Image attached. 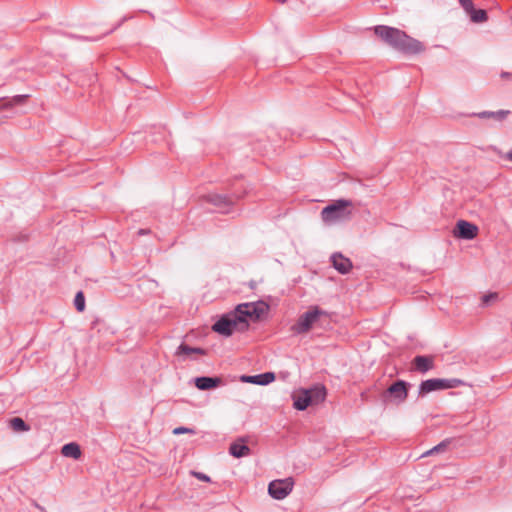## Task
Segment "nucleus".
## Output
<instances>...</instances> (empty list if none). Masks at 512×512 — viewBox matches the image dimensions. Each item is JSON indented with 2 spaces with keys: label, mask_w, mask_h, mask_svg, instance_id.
<instances>
[{
  "label": "nucleus",
  "mask_w": 512,
  "mask_h": 512,
  "mask_svg": "<svg viewBox=\"0 0 512 512\" xmlns=\"http://www.w3.org/2000/svg\"><path fill=\"white\" fill-rule=\"evenodd\" d=\"M268 310L269 305L262 300L240 303L234 310L221 315L212 329L225 337L231 336L236 330L244 332L249 328V319L258 320Z\"/></svg>",
  "instance_id": "1"
},
{
  "label": "nucleus",
  "mask_w": 512,
  "mask_h": 512,
  "mask_svg": "<svg viewBox=\"0 0 512 512\" xmlns=\"http://www.w3.org/2000/svg\"><path fill=\"white\" fill-rule=\"evenodd\" d=\"M373 32L384 44L403 54L417 55L425 51L422 42L396 27L377 25L373 27Z\"/></svg>",
  "instance_id": "2"
},
{
  "label": "nucleus",
  "mask_w": 512,
  "mask_h": 512,
  "mask_svg": "<svg viewBox=\"0 0 512 512\" xmlns=\"http://www.w3.org/2000/svg\"><path fill=\"white\" fill-rule=\"evenodd\" d=\"M351 206V200H335L322 209L321 219L327 225H332L339 221L347 220L351 216V210L349 209Z\"/></svg>",
  "instance_id": "3"
},
{
  "label": "nucleus",
  "mask_w": 512,
  "mask_h": 512,
  "mask_svg": "<svg viewBox=\"0 0 512 512\" xmlns=\"http://www.w3.org/2000/svg\"><path fill=\"white\" fill-rule=\"evenodd\" d=\"M463 385H465V382L458 378H430L420 383L418 394L420 397H424L431 392L458 388Z\"/></svg>",
  "instance_id": "4"
},
{
  "label": "nucleus",
  "mask_w": 512,
  "mask_h": 512,
  "mask_svg": "<svg viewBox=\"0 0 512 512\" xmlns=\"http://www.w3.org/2000/svg\"><path fill=\"white\" fill-rule=\"evenodd\" d=\"M411 384L405 380L394 381L381 395L385 404L400 405L404 403L409 394Z\"/></svg>",
  "instance_id": "5"
},
{
  "label": "nucleus",
  "mask_w": 512,
  "mask_h": 512,
  "mask_svg": "<svg viewBox=\"0 0 512 512\" xmlns=\"http://www.w3.org/2000/svg\"><path fill=\"white\" fill-rule=\"evenodd\" d=\"M326 314L327 312L322 310L319 306H311L309 310L300 315L296 323L292 325L291 330L297 335L305 334L311 330L321 316Z\"/></svg>",
  "instance_id": "6"
},
{
  "label": "nucleus",
  "mask_w": 512,
  "mask_h": 512,
  "mask_svg": "<svg viewBox=\"0 0 512 512\" xmlns=\"http://www.w3.org/2000/svg\"><path fill=\"white\" fill-rule=\"evenodd\" d=\"M242 196L243 194L234 191L231 196L218 193H210L205 196V199L208 203L216 206L221 213L228 214L232 211L235 203L233 198L240 199Z\"/></svg>",
  "instance_id": "7"
},
{
  "label": "nucleus",
  "mask_w": 512,
  "mask_h": 512,
  "mask_svg": "<svg viewBox=\"0 0 512 512\" xmlns=\"http://www.w3.org/2000/svg\"><path fill=\"white\" fill-rule=\"evenodd\" d=\"M293 486L294 481L291 477L276 479L269 483L268 493L273 499L282 500L291 493Z\"/></svg>",
  "instance_id": "8"
},
{
  "label": "nucleus",
  "mask_w": 512,
  "mask_h": 512,
  "mask_svg": "<svg viewBox=\"0 0 512 512\" xmlns=\"http://www.w3.org/2000/svg\"><path fill=\"white\" fill-rule=\"evenodd\" d=\"M478 227L466 220H458L454 229V235L459 239L472 240L477 236Z\"/></svg>",
  "instance_id": "9"
},
{
  "label": "nucleus",
  "mask_w": 512,
  "mask_h": 512,
  "mask_svg": "<svg viewBox=\"0 0 512 512\" xmlns=\"http://www.w3.org/2000/svg\"><path fill=\"white\" fill-rule=\"evenodd\" d=\"M193 383L197 389L206 391L219 387L222 379L218 376H198L193 379Z\"/></svg>",
  "instance_id": "10"
},
{
  "label": "nucleus",
  "mask_w": 512,
  "mask_h": 512,
  "mask_svg": "<svg viewBox=\"0 0 512 512\" xmlns=\"http://www.w3.org/2000/svg\"><path fill=\"white\" fill-rule=\"evenodd\" d=\"M240 379L244 383L265 386L275 380V374L273 372H264L256 375H242Z\"/></svg>",
  "instance_id": "11"
},
{
  "label": "nucleus",
  "mask_w": 512,
  "mask_h": 512,
  "mask_svg": "<svg viewBox=\"0 0 512 512\" xmlns=\"http://www.w3.org/2000/svg\"><path fill=\"white\" fill-rule=\"evenodd\" d=\"M331 263L333 268L343 275L349 273L353 267L351 260L339 252L332 254Z\"/></svg>",
  "instance_id": "12"
},
{
  "label": "nucleus",
  "mask_w": 512,
  "mask_h": 512,
  "mask_svg": "<svg viewBox=\"0 0 512 512\" xmlns=\"http://www.w3.org/2000/svg\"><path fill=\"white\" fill-rule=\"evenodd\" d=\"M414 369L418 372L425 374L431 370L434 366L433 358L427 355H417L413 359Z\"/></svg>",
  "instance_id": "13"
},
{
  "label": "nucleus",
  "mask_w": 512,
  "mask_h": 512,
  "mask_svg": "<svg viewBox=\"0 0 512 512\" xmlns=\"http://www.w3.org/2000/svg\"><path fill=\"white\" fill-rule=\"evenodd\" d=\"M312 405V398L308 394L307 389H303L299 394L293 396V407L298 411L306 410Z\"/></svg>",
  "instance_id": "14"
},
{
  "label": "nucleus",
  "mask_w": 512,
  "mask_h": 512,
  "mask_svg": "<svg viewBox=\"0 0 512 512\" xmlns=\"http://www.w3.org/2000/svg\"><path fill=\"white\" fill-rule=\"evenodd\" d=\"M61 454L64 457L72 458L74 460H78L81 458L82 452L80 445L76 442H69L62 446Z\"/></svg>",
  "instance_id": "15"
},
{
  "label": "nucleus",
  "mask_w": 512,
  "mask_h": 512,
  "mask_svg": "<svg viewBox=\"0 0 512 512\" xmlns=\"http://www.w3.org/2000/svg\"><path fill=\"white\" fill-rule=\"evenodd\" d=\"M28 98V95L27 94H22V95H15L11 98L9 97H3L0 99V109H9V108H12L14 106H19V105H22L26 102Z\"/></svg>",
  "instance_id": "16"
},
{
  "label": "nucleus",
  "mask_w": 512,
  "mask_h": 512,
  "mask_svg": "<svg viewBox=\"0 0 512 512\" xmlns=\"http://www.w3.org/2000/svg\"><path fill=\"white\" fill-rule=\"evenodd\" d=\"M307 391L312 398V404L323 402L327 395V390L322 384H315L311 388H308Z\"/></svg>",
  "instance_id": "17"
},
{
  "label": "nucleus",
  "mask_w": 512,
  "mask_h": 512,
  "mask_svg": "<svg viewBox=\"0 0 512 512\" xmlns=\"http://www.w3.org/2000/svg\"><path fill=\"white\" fill-rule=\"evenodd\" d=\"M229 453L235 458H242L250 453V448L243 441H236L230 444Z\"/></svg>",
  "instance_id": "18"
},
{
  "label": "nucleus",
  "mask_w": 512,
  "mask_h": 512,
  "mask_svg": "<svg viewBox=\"0 0 512 512\" xmlns=\"http://www.w3.org/2000/svg\"><path fill=\"white\" fill-rule=\"evenodd\" d=\"M511 112L509 110H498V111H482L475 113L474 116L481 119L493 118L499 122L503 121Z\"/></svg>",
  "instance_id": "19"
},
{
  "label": "nucleus",
  "mask_w": 512,
  "mask_h": 512,
  "mask_svg": "<svg viewBox=\"0 0 512 512\" xmlns=\"http://www.w3.org/2000/svg\"><path fill=\"white\" fill-rule=\"evenodd\" d=\"M8 426L16 433H23L30 430V426L21 417L10 418L8 420Z\"/></svg>",
  "instance_id": "20"
},
{
  "label": "nucleus",
  "mask_w": 512,
  "mask_h": 512,
  "mask_svg": "<svg viewBox=\"0 0 512 512\" xmlns=\"http://www.w3.org/2000/svg\"><path fill=\"white\" fill-rule=\"evenodd\" d=\"M469 15L475 23L485 22L488 19L487 12L483 9H474Z\"/></svg>",
  "instance_id": "21"
},
{
  "label": "nucleus",
  "mask_w": 512,
  "mask_h": 512,
  "mask_svg": "<svg viewBox=\"0 0 512 512\" xmlns=\"http://www.w3.org/2000/svg\"><path fill=\"white\" fill-rule=\"evenodd\" d=\"M74 306L77 311L82 312L85 309V296L82 291H78L74 298Z\"/></svg>",
  "instance_id": "22"
},
{
  "label": "nucleus",
  "mask_w": 512,
  "mask_h": 512,
  "mask_svg": "<svg viewBox=\"0 0 512 512\" xmlns=\"http://www.w3.org/2000/svg\"><path fill=\"white\" fill-rule=\"evenodd\" d=\"M498 299V293L489 292L481 297V306L486 307Z\"/></svg>",
  "instance_id": "23"
},
{
  "label": "nucleus",
  "mask_w": 512,
  "mask_h": 512,
  "mask_svg": "<svg viewBox=\"0 0 512 512\" xmlns=\"http://www.w3.org/2000/svg\"><path fill=\"white\" fill-rule=\"evenodd\" d=\"M191 354H193V347H190L185 343H181L176 350V355L184 356V359L189 357Z\"/></svg>",
  "instance_id": "24"
},
{
  "label": "nucleus",
  "mask_w": 512,
  "mask_h": 512,
  "mask_svg": "<svg viewBox=\"0 0 512 512\" xmlns=\"http://www.w3.org/2000/svg\"><path fill=\"white\" fill-rule=\"evenodd\" d=\"M453 442V439L452 438H446L444 439L443 441H441L439 444H437L436 446H434L432 448V452H435V453H439V452H443L447 449V447Z\"/></svg>",
  "instance_id": "25"
},
{
  "label": "nucleus",
  "mask_w": 512,
  "mask_h": 512,
  "mask_svg": "<svg viewBox=\"0 0 512 512\" xmlns=\"http://www.w3.org/2000/svg\"><path fill=\"white\" fill-rule=\"evenodd\" d=\"M190 474L195 477L196 479L200 480V481H203V482H211V478L210 476H208L207 474L205 473H202V472H199V471H195V470H191L190 471Z\"/></svg>",
  "instance_id": "26"
},
{
  "label": "nucleus",
  "mask_w": 512,
  "mask_h": 512,
  "mask_svg": "<svg viewBox=\"0 0 512 512\" xmlns=\"http://www.w3.org/2000/svg\"><path fill=\"white\" fill-rule=\"evenodd\" d=\"M186 433L195 434V430L192 428H189V427H185V426H179V427L174 428V430H173L174 435H180V434H186Z\"/></svg>",
  "instance_id": "27"
},
{
  "label": "nucleus",
  "mask_w": 512,
  "mask_h": 512,
  "mask_svg": "<svg viewBox=\"0 0 512 512\" xmlns=\"http://www.w3.org/2000/svg\"><path fill=\"white\" fill-rule=\"evenodd\" d=\"M462 8L470 14L475 8L472 0H459Z\"/></svg>",
  "instance_id": "28"
},
{
  "label": "nucleus",
  "mask_w": 512,
  "mask_h": 512,
  "mask_svg": "<svg viewBox=\"0 0 512 512\" xmlns=\"http://www.w3.org/2000/svg\"><path fill=\"white\" fill-rule=\"evenodd\" d=\"M500 77L504 80H512V73L510 72H501Z\"/></svg>",
  "instance_id": "29"
},
{
  "label": "nucleus",
  "mask_w": 512,
  "mask_h": 512,
  "mask_svg": "<svg viewBox=\"0 0 512 512\" xmlns=\"http://www.w3.org/2000/svg\"><path fill=\"white\" fill-rule=\"evenodd\" d=\"M193 354L204 355L205 354V350L203 348H200V347H193Z\"/></svg>",
  "instance_id": "30"
},
{
  "label": "nucleus",
  "mask_w": 512,
  "mask_h": 512,
  "mask_svg": "<svg viewBox=\"0 0 512 512\" xmlns=\"http://www.w3.org/2000/svg\"><path fill=\"white\" fill-rule=\"evenodd\" d=\"M151 230L150 229H146V228H142V229H139L137 234L142 236V235H148L150 234Z\"/></svg>",
  "instance_id": "31"
},
{
  "label": "nucleus",
  "mask_w": 512,
  "mask_h": 512,
  "mask_svg": "<svg viewBox=\"0 0 512 512\" xmlns=\"http://www.w3.org/2000/svg\"><path fill=\"white\" fill-rule=\"evenodd\" d=\"M504 158L510 162H512V146L511 149L505 154Z\"/></svg>",
  "instance_id": "32"
},
{
  "label": "nucleus",
  "mask_w": 512,
  "mask_h": 512,
  "mask_svg": "<svg viewBox=\"0 0 512 512\" xmlns=\"http://www.w3.org/2000/svg\"><path fill=\"white\" fill-rule=\"evenodd\" d=\"M435 454V452H432V448L428 451H426L425 453L422 454V457H425V456H430V455H433Z\"/></svg>",
  "instance_id": "33"
},
{
  "label": "nucleus",
  "mask_w": 512,
  "mask_h": 512,
  "mask_svg": "<svg viewBox=\"0 0 512 512\" xmlns=\"http://www.w3.org/2000/svg\"><path fill=\"white\" fill-rule=\"evenodd\" d=\"M435 454V452H432V448L428 451H426L425 453L422 454V457H425V456H430V455H433Z\"/></svg>",
  "instance_id": "34"
},
{
  "label": "nucleus",
  "mask_w": 512,
  "mask_h": 512,
  "mask_svg": "<svg viewBox=\"0 0 512 512\" xmlns=\"http://www.w3.org/2000/svg\"><path fill=\"white\" fill-rule=\"evenodd\" d=\"M249 285H250V287H251L252 289H254V288L256 287V282H255V281H251V282L249 283Z\"/></svg>",
  "instance_id": "35"
},
{
  "label": "nucleus",
  "mask_w": 512,
  "mask_h": 512,
  "mask_svg": "<svg viewBox=\"0 0 512 512\" xmlns=\"http://www.w3.org/2000/svg\"><path fill=\"white\" fill-rule=\"evenodd\" d=\"M35 506H36L40 511L45 512L44 507H42V506H40V505H38V504H36Z\"/></svg>",
  "instance_id": "36"
},
{
  "label": "nucleus",
  "mask_w": 512,
  "mask_h": 512,
  "mask_svg": "<svg viewBox=\"0 0 512 512\" xmlns=\"http://www.w3.org/2000/svg\"><path fill=\"white\" fill-rule=\"evenodd\" d=\"M276 1L279 3H282V4H284L286 2V0H276Z\"/></svg>",
  "instance_id": "37"
},
{
  "label": "nucleus",
  "mask_w": 512,
  "mask_h": 512,
  "mask_svg": "<svg viewBox=\"0 0 512 512\" xmlns=\"http://www.w3.org/2000/svg\"><path fill=\"white\" fill-rule=\"evenodd\" d=\"M361 397L362 398L366 397V394L365 393H361Z\"/></svg>",
  "instance_id": "38"
}]
</instances>
